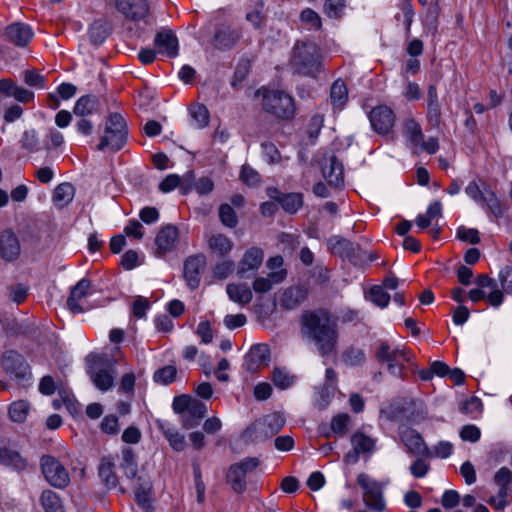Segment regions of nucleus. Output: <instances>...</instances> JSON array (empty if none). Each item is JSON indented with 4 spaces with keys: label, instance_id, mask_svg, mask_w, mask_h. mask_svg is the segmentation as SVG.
Returning <instances> with one entry per match:
<instances>
[{
    "label": "nucleus",
    "instance_id": "obj_1",
    "mask_svg": "<svg viewBox=\"0 0 512 512\" xmlns=\"http://www.w3.org/2000/svg\"><path fill=\"white\" fill-rule=\"evenodd\" d=\"M301 335L312 342L321 357L335 356L339 331L337 321L325 309L305 311L301 316Z\"/></svg>",
    "mask_w": 512,
    "mask_h": 512
},
{
    "label": "nucleus",
    "instance_id": "obj_2",
    "mask_svg": "<svg viewBox=\"0 0 512 512\" xmlns=\"http://www.w3.org/2000/svg\"><path fill=\"white\" fill-rule=\"evenodd\" d=\"M87 374L94 386L106 392L114 386L117 371L115 361L106 354H90L86 358Z\"/></svg>",
    "mask_w": 512,
    "mask_h": 512
},
{
    "label": "nucleus",
    "instance_id": "obj_3",
    "mask_svg": "<svg viewBox=\"0 0 512 512\" xmlns=\"http://www.w3.org/2000/svg\"><path fill=\"white\" fill-rule=\"evenodd\" d=\"M255 95L262 97V108L272 116L282 120L294 117V99L288 93L262 87L255 92Z\"/></svg>",
    "mask_w": 512,
    "mask_h": 512
},
{
    "label": "nucleus",
    "instance_id": "obj_4",
    "mask_svg": "<svg viewBox=\"0 0 512 512\" xmlns=\"http://www.w3.org/2000/svg\"><path fill=\"white\" fill-rule=\"evenodd\" d=\"M291 65L297 74L315 76L321 65L318 46L312 42L298 41L293 48Z\"/></svg>",
    "mask_w": 512,
    "mask_h": 512
},
{
    "label": "nucleus",
    "instance_id": "obj_5",
    "mask_svg": "<svg viewBox=\"0 0 512 512\" xmlns=\"http://www.w3.org/2000/svg\"><path fill=\"white\" fill-rule=\"evenodd\" d=\"M379 363H386L388 372L396 377L404 378V363H410L413 355L405 347L392 348L387 341H381L375 351Z\"/></svg>",
    "mask_w": 512,
    "mask_h": 512
},
{
    "label": "nucleus",
    "instance_id": "obj_6",
    "mask_svg": "<svg viewBox=\"0 0 512 512\" xmlns=\"http://www.w3.org/2000/svg\"><path fill=\"white\" fill-rule=\"evenodd\" d=\"M173 410L180 415L183 428L192 429L199 425L207 413V406L202 401L183 394L173 400Z\"/></svg>",
    "mask_w": 512,
    "mask_h": 512
},
{
    "label": "nucleus",
    "instance_id": "obj_7",
    "mask_svg": "<svg viewBox=\"0 0 512 512\" xmlns=\"http://www.w3.org/2000/svg\"><path fill=\"white\" fill-rule=\"evenodd\" d=\"M357 484L363 490L365 506L373 512H384L386 503L383 497L382 485L365 473H360L357 476Z\"/></svg>",
    "mask_w": 512,
    "mask_h": 512
},
{
    "label": "nucleus",
    "instance_id": "obj_8",
    "mask_svg": "<svg viewBox=\"0 0 512 512\" xmlns=\"http://www.w3.org/2000/svg\"><path fill=\"white\" fill-rule=\"evenodd\" d=\"M242 38V29L233 22H223L215 26L211 43L216 50H232Z\"/></svg>",
    "mask_w": 512,
    "mask_h": 512
},
{
    "label": "nucleus",
    "instance_id": "obj_9",
    "mask_svg": "<svg viewBox=\"0 0 512 512\" xmlns=\"http://www.w3.org/2000/svg\"><path fill=\"white\" fill-rule=\"evenodd\" d=\"M40 466L42 474L51 486L64 489L69 485V474L64 465L55 457L50 455L42 456Z\"/></svg>",
    "mask_w": 512,
    "mask_h": 512
},
{
    "label": "nucleus",
    "instance_id": "obj_10",
    "mask_svg": "<svg viewBox=\"0 0 512 512\" xmlns=\"http://www.w3.org/2000/svg\"><path fill=\"white\" fill-rule=\"evenodd\" d=\"M1 366L5 373L24 385L31 377L29 365L24 357L15 350H8L2 354Z\"/></svg>",
    "mask_w": 512,
    "mask_h": 512
},
{
    "label": "nucleus",
    "instance_id": "obj_11",
    "mask_svg": "<svg viewBox=\"0 0 512 512\" xmlns=\"http://www.w3.org/2000/svg\"><path fill=\"white\" fill-rule=\"evenodd\" d=\"M350 443L352 450L345 454L344 462L356 464L360 455L368 458L376 451L377 439L358 430L351 435Z\"/></svg>",
    "mask_w": 512,
    "mask_h": 512
},
{
    "label": "nucleus",
    "instance_id": "obj_12",
    "mask_svg": "<svg viewBox=\"0 0 512 512\" xmlns=\"http://www.w3.org/2000/svg\"><path fill=\"white\" fill-rule=\"evenodd\" d=\"M259 465L258 458L247 457L230 466L227 473V481L236 493H243L246 490L245 476L252 472Z\"/></svg>",
    "mask_w": 512,
    "mask_h": 512
},
{
    "label": "nucleus",
    "instance_id": "obj_13",
    "mask_svg": "<svg viewBox=\"0 0 512 512\" xmlns=\"http://www.w3.org/2000/svg\"><path fill=\"white\" fill-rule=\"evenodd\" d=\"M465 193L476 203L486 204L489 211L496 217L503 214L502 207L495 192L484 187V192L480 189L476 181H471L465 188Z\"/></svg>",
    "mask_w": 512,
    "mask_h": 512
},
{
    "label": "nucleus",
    "instance_id": "obj_14",
    "mask_svg": "<svg viewBox=\"0 0 512 512\" xmlns=\"http://www.w3.org/2000/svg\"><path fill=\"white\" fill-rule=\"evenodd\" d=\"M328 246L334 255L348 259L351 263L358 265L363 260V250L359 245L338 236L331 237L328 240Z\"/></svg>",
    "mask_w": 512,
    "mask_h": 512
},
{
    "label": "nucleus",
    "instance_id": "obj_15",
    "mask_svg": "<svg viewBox=\"0 0 512 512\" xmlns=\"http://www.w3.org/2000/svg\"><path fill=\"white\" fill-rule=\"evenodd\" d=\"M285 425V418L279 413H273L255 421L249 431L255 434V439H268L277 434Z\"/></svg>",
    "mask_w": 512,
    "mask_h": 512
},
{
    "label": "nucleus",
    "instance_id": "obj_16",
    "mask_svg": "<svg viewBox=\"0 0 512 512\" xmlns=\"http://www.w3.org/2000/svg\"><path fill=\"white\" fill-rule=\"evenodd\" d=\"M369 120L379 135H389L395 124V114L390 107L379 105L371 110Z\"/></svg>",
    "mask_w": 512,
    "mask_h": 512
},
{
    "label": "nucleus",
    "instance_id": "obj_17",
    "mask_svg": "<svg viewBox=\"0 0 512 512\" xmlns=\"http://www.w3.org/2000/svg\"><path fill=\"white\" fill-rule=\"evenodd\" d=\"M271 359L270 348L267 344L253 345L245 356V367L255 373L269 365Z\"/></svg>",
    "mask_w": 512,
    "mask_h": 512
},
{
    "label": "nucleus",
    "instance_id": "obj_18",
    "mask_svg": "<svg viewBox=\"0 0 512 512\" xmlns=\"http://www.w3.org/2000/svg\"><path fill=\"white\" fill-rule=\"evenodd\" d=\"M116 8L126 18L138 21L149 13L148 0H116Z\"/></svg>",
    "mask_w": 512,
    "mask_h": 512
},
{
    "label": "nucleus",
    "instance_id": "obj_19",
    "mask_svg": "<svg viewBox=\"0 0 512 512\" xmlns=\"http://www.w3.org/2000/svg\"><path fill=\"white\" fill-rule=\"evenodd\" d=\"M206 265V257L202 254L190 256L184 263V277L191 289H196L201 281V271Z\"/></svg>",
    "mask_w": 512,
    "mask_h": 512
},
{
    "label": "nucleus",
    "instance_id": "obj_20",
    "mask_svg": "<svg viewBox=\"0 0 512 512\" xmlns=\"http://www.w3.org/2000/svg\"><path fill=\"white\" fill-rule=\"evenodd\" d=\"M5 36L15 46L25 47L31 41L33 31L29 25L15 22L6 27Z\"/></svg>",
    "mask_w": 512,
    "mask_h": 512
},
{
    "label": "nucleus",
    "instance_id": "obj_21",
    "mask_svg": "<svg viewBox=\"0 0 512 512\" xmlns=\"http://www.w3.org/2000/svg\"><path fill=\"white\" fill-rule=\"evenodd\" d=\"M264 252L258 247L249 248L238 263L237 274L244 277L247 272H255L263 262Z\"/></svg>",
    "mask_w": 512,
    "mask_h": 512
},
{
    "label": "nucleus",
    "instance_id": "obj_22",
    "mask_svg": "<svg viewBox=\"0 0 512 512\" xmlns=\"http://www.w3.org/2000/svg\"><path fill=\"white\" fill-rule=\"evenodd\" d=\"M324 178L333 187H341L344 183V169L341 162L336 156L332 155L327 158L322 166Z\"/></svg>",
    "mask_w": 512,
    "mask_h": 512
},
{
    "label": "nucleus",
    "instance_id": "obj_23",
    "mask_svg": "<svg viewBox=\"0 0 512 512\" xmlns=\"http://www.w3.org/2000/svg\"><path fill=\"white\" fill-rule=\"evenodd\" d=\"M156 425L158 429L163 433L173 450L177 452L185 450L187 446L185 436L181 434L172 424L165 420L158 419L156 420Z\"/></svg>",
    "mask_w": 512,
    "mask_h": 512
},
{
    "label": "nucleus",
    "instance_id": "obj_24",
    "mask_svg": "<svg viewBox=\"0 0 512 512\" xmlns=\"http://www.w3.org/2000/svg\"><path fill=\"white\" fill-rule=\"evenodd\" d=\"M427 121L433 127H439L442 120L441 107L438 99L437 87L434 84L427 89Z\"/></svg>",
    "mask_w": 512,
    "mask_h": 512
},
{
    "label": "nucleus",
    "instance_id": "obj_25",
    "mask_svg": "<svg viewBox=\"0 0 512 512\" xmlns=\"http://www.w3.org/2000/svg\"><path fill=\"white\" fill-rule=\"evenodd\" d=\"M20 243L11 231H4L0 236V254L6 261H13L20 255Z\"/></svg>",
    "mask_w": 512,
    "mask_h": 512
},
{
    "label": "nucleus",
    "instance_id": "obj_26",
    "mask_svg": "<svg viewBox=\"0 0 512 512\" xmlns=\"http://www.w3.org/2000/svg\"><path fill=\"white\" fill-rule=\"evenodd\" d=\"M401 439L410 453L421 457L430 455V448L426 445L422 436L415 430L404 431Z\"/></svg>",
    "mask_w": 512,
    "mask_h": 512
},
{
    "label": "nucleus",
    "instance_id": "obj_27",
    "mask_svg": "<svg viewBox=\"0 0 512 512\" xmlns=\"http://www.w3.org/2000/svg\"><path fill=\"white\" fill-rule=\"evenodd\" d=\"M91 287L89 279H81L72 289L67 299V307L73 313H83L84 308L79 304L80 300L88 294Z\"/></svg>",
    "mask_w": 512,
    "mask_h": 512
},
{
    "label": "nucleus",
    "instance_id": "obj_28",
    "mask_svg": "<svg viewBox=\"0 0 512 512\" xmlns=\"http://www.w3.org/2000/svg\"><path fill=\"white\" fill-rule=\"evenodd\" d=\"M178 239V229L173 225H167L163 227L155 238V244L157 246V253L162 255L175 246Z\"/></svg>",
    "mask_w": 512,
    "mask_h": 512
},
{
    "label": "nucleus",
    "instance_id": "obj_29",
    "mask_svg": "<svg viewBox=\"0 0 512 512\" xmlns=\"http://www.w3.org/2000/svg\"><path fill=\"white\" fill-rule=\"evenodd\" d=\"M307 298V290L302 286L287 288L281 295L280 305L286 310L296 309Z\"/></svg>",
    "mask_w": 512,
    "mask_h": 512
},
{
    "label": "nucleus",
    "instance_id": "obj_30",
    "mask_svg": "<svg viewBox=\"0 0 512 512\" xmlns=\"http://www.w3.org/2000/svg\"><path fill=\"white\" fill-rule=\"evenodd\" d=\"M154 43L160 53H165L169 57H175L178 53V40L169 30L159 32Z\"/></svg>",
    "mask_w": 512,
    "mask_h": 512
},
{
    "label": "nucleus",
    "instance_id": "obj_31",
    "mask_svg": "<svg viewBox=\"0 0 512 512\" xmlns=\"http://www.w3.org/2000/svg\"><path fill=\"white\" fill-rule=\"evenodd\" d=\"M99 107V99L95 95H84L80 97L74 106L73 113L77 117H87L97 112Z\"/></svg>",
    "mask_w": 512,
    "mask_h": 512
},
{
    "label": "nucleus",
    "instance_id": "obj_32",
    "mask_svg": "<svg viewBox=\"0 0 512 512\" xmlns=\"http://www.w3.org/2000/svg\"><path fill=\"white\" fill-rule=\"evenodd\" d=\"M115 463L110 456H105L101 458L98 474L103 483L108 488H115L118 483L117 476L114 472Z\"/></svg>",
    "mask_w": 512,
    "mask_h": 512
},
{
    "label": "nucleus",
    "instance_id": "obj_33",
    "mask_svg": "<svg viewBox=\"0 0 512 512\" xmlns=\"http://www.w3.org/2000/svg\"><path fill=\"white\" fill-rule=\"evenodd\" d=\"M226 292L231 301L242 306L250 303L253 298L252 291L246 284L230 283L226 287Z\"/></svg>",
    "mask_w": 512,
    "mask_h": 512
},
{
    "label": "nucleus",
    "instance_id": "obj_34",
    "mask_svg": "<svg viewBox=\"0 0 512 512\" xmlns=\"http://www.w3.org/2000/svg\"><path fill=\"white\" fill-rule=\"evenodd\" d=\"M127 140V134L116 133L113 130L105 128V134L101 137L97 149L102 151L109 147L113 151L121 149Z\"/></svg>",
    "mask_w": 512,
    "mask_h": 512
},
{
    "label": "nucleus",
    "instance_id": "obj_35",
    "mask_svg": "<svg viewBox=\"0 0 512 512\" xmlns=\"http://www.w3.org/2000/svg\"><path fill=\"white\" fill-rule=\"evenodd\" d=\"M75 189L72 184L64 182L59 184L53 193V202L55 206L63 208L68 205L74 197Z\"/></svg>",
    "mask_w": 512,
    "mask_h": 512
},
{
    "label": "nucleus",
    "instance_id": "obj_36",
    "mask_svg": "<svg viewBox=\"0 0 512 512\" xmlns=\"http://www.w3.org/2000/svg\"><path fill=\"white\" fill-rule=\"evenodd\" d=\"M338 375L336 371L333 368H327L325 371V384L324 387L320 393L321 400L317 401V407L319 409H325L328 405V398L330 396L329 389L336 390V383H337Z\"/></svg>",
    "mask_w": 512,
    "mask_h": 512
},
{
    "label": "nucleus",
    "instance_id": "obj_37",
    "mask_svg": "<svg viewBox=\"0 0 512 512\" xmlns=\"http://www.w3.org/2000/svg\"><path fill=\"white\" fill-rule=\"evenodd\" d=\"M348 99L346 84L341 79L333 82L330 90V100L335 109L342 108Z\"/></svg>",
    "mask_w": 512,
    "mask_h": 512
},
{
    "label": "nucleus",
    "instance_id": "obj_38",
    "mask_svg": "<svg viewBox=\"0 0 512 512\" xmlns=\"http://www.w3.org/2000/svg\"><path fill=\"white\" fill-rule=\"evenodd\" d=\"M208 246L212 251L224 257L231 252L233 243L227 236L223 234H216L209 238Z\"/></svg>",
    "mask_w": 512,
    "mask_h": 512
},
{
    "label": "nucleus",
    "instance_id": "obj_39",
    "mask_svg": "<svg viewBox=\"0 0 512 512\" xmlns=\"http://www.w3.org/2000/svg\"><path fill=\"white\" fill-rule=\"evenodd\" d=\"M404 136L413 144L419 145L424 138L420 124L413 118L406 119L403 123Z\"/></svg>",
    "mask_w": 512,
    "mask_h": 512
},
{
    "label": "nucleus",
    "instance_id": "obj_40",
    "mask_svg": "<svg viewBox=\"0 0 512 512\" xmlns=\"http://www.w3.org/2000/svg\"><path fill=\"white\" fill-rule=\"evenodd\" d=\"M30 408V403L26 400L14 401L8 409L9 417L13 422L22 423L26 420Z\"/></svg>",
    "mask_w": 512,
    "mask_h": 512
},
{
    "label": "nucleus",
    "instance_id": "obj_41",
    "mask_svg": "<svg viewBox=\"0 0 512 512\" xmlns=\"http://www.w3.org/2000/svg\"><path fill=\"white\" fill-rule=\"evenodd\" d=\"M121 469L128 479L135 480L137 477V463L134 452L131 448L122 451Z\"/></svg>",
    "mask_w": 512,
    "mask_h": 512
},
{
    "label": "nucleus",
    "instance_id": "obj_42",
    "mask_svg": "<svg viewBox=\"0 0 512 512\" xmlns=\"http://www.w3.org/2000/svg\"><path fill=\"white\" fill-rule=\"evenodd\" d=\"M295 380L296 376L291 374L285 368L276 367L272 372V381L274 385L281 390L291 387Z\"/></svg>",
    "mask_w": 512,
    "mask_h": 512
},
{
    "label": "nucleus",
    "instance_id": "obj_43",
    "mask_svg": "<svg viewBox=\"0 0 512 512\" xmlns=\"http://www.w3.org/2000/svg\"><path fill=\"white\" fill-rule=\"evenodd\" d=\"M109 35V28L102 20L95 21L89 29V37L94 45L102 44Z\"/></svg>",
    "mask_w": 512,
    "mask_h": 512
},
{
    "label": "nucleus",
    "instance_id": "obj_44",
    "mask_svg": "<svg viewBox=\"0 0 512 512\" xmlns=\"http://www.w3.org/2000/svg\"><path fill=\"white\" fill-rule=\"evenodd\" d=\"M41 503L45 512H64L59 496L52 490L42 492Z\"/></svg>",
    "mask_w": 512,
    "mask_h": 512
},
{
    "label": "nucleus",
    "instance_id": "obj_45",
    "mask_svg": "<svg viewBox=\"0 0 512 512\" xmlns=\"http://www.w3.org/2000/svg\"><path fill=\"white\" fill-rule=\"evenodd\" d=\"M190 115L198 129L206 127L209 123V111L203 104H196L190 108Z\"/></svg>",
    "mask_w": 512,
    "mask_h": 512
},
{
    "label": "nucleus",
    "instance_id": "obj_46",
    "mask_svg": "<svg viewBox=\"0 0 512 512\" xmlns=\"http://www.w3.org/2000/svg\"><path fill=\"white\" fill-rule=\"evenodd\" d=\"M0 463L17 469L25 467V462L18 452L2 447H0Z\"/></svg>",
    "mask_w": 512,
    "mask_h": 512
},
{
    "label": "nucleus",
    "instance_id": "obj_47",
    "mask_svg": "<svg viewBox=\"0 0 512 512\" xmlns=\"http://www.w3.org/2000/svg\"><path fill=\"white\" fill-rule=\"evenodd\" d=\"M279 203L286 212L293 214L302 206V195L299 193L283 195L279 198Z\"/></svg>",
    "mask_w": 512,
    "mask_h": 512
},
{
    "label": "nucleus",
    "instance_id": "obj_48",
    "mask_svg": "<svg viewBox=\"0 0 512 512\" xmlns=\"http://www.w3.org/2000/svg\"><path fill=\"white\" fill-rule=\"evenodd\" d=\"M342 360L348 366H358L364 363L366 355L362 349L350 347L343 352Z\"/></svg>",
    "mask_w": 512,
    "mask_h": 512
},
{
    "label": "nucleus",
    "instance_id": "obj_49",
    "mask_svg": "<svg viewBox=\"0 0 512 512\" xmlns=\"http://www.w3.org/2000/svg\"><path fill=\"white\" fill-rule=\"evenodd\" d=\"M177 369L175 366L167 365L161 369H158L154 373V380L157 383L164 385L170 384L175 380Z\"/></svg>",
    "mask_w": 512,
    "mask_h": 512
},
{
    "label": "nucleus",
    "instance_id": "obj_50",
    "mask_svg": "<svg viewBox=\"0 0 512 512\" xmlns=\"http://www.w3.org/2000/svg\"><path fill=\"white\" fill-rule=\"evenodd\" d=\"M219 218L223 225L233 228L237 225V216L234 209L228 204H222L219 208Z\"/></svg>",
    "mask_w": 512,
    "mask_h": 512
},
{
    "label": "nucleus",
    "instance_id": "obj_51",
    "mask_svg": "<svg viewBox=\"0 0 512 512\" xmlns=\"http://www.w3.org/2000/svg\"><path fill=\"white\" fill-rule=\"evenodd\" d=\"M369 296L371 301L381 308L386 307L390 301V295L384 291L382 286L378 285L370 289Z\"/></svg>",
    "mask_w": 512,
    "mask_h": 512
},
{
    "label": "nucleus",
    "instance_id": "obj_52",
    "mask_svg": "<svg viewBox=\"0 0 512 512\" xmlns=\"http://www.w3.org/2000/svg\"><path fill=\"white\" fill-rule=\"evenodd\" d=\"M105 128L113 130L116 133H128L126 122L123 116L119 113H112L109 115Z\"/></svg>",
    "mask_w": 512,
    "mask_h": 512
},
{
    "label": "nucleus",
    "instance_id": "obj_53",
    "mask_svg": "<svg viewBox=\"0 0 512 512\" xmlns=\"http://www.w3.org/2000/svg\"><path fill=\"white\" fill-rule=\"evenodd\" d=\"M345 7V0H326L324 13L330 18H339Z\"/></svg>",
    "mask_w": 512,
    "mask_h": 512
},
{
    "label": "nucleus",
    "instance_id": "obj_54",
    "mask_svg": "<svg viewBox=\"0 0 512 512\" xmlns=\"http://www.w3.org/2000/svg\"><path fill=\"white\" fill-rule=\"evenodd\" d=\"M301 21L308 25L311 29L318 30L322 26L321 18L314 10L310 8L304 9L300 14Z\"/></svg>",
    "mask_w": 512,
    "mask_h": 512
},
{
    "label": "nucleus",
    "instance_id": "obj_55",
    "mask_svg": "<svg viewBox=\"0 0 512 512\" xmlns=\"http://www.w3.org/2000/svg\"><path fill=\"white\" fill-rule=\"evenodd\" d=\"M350 416L346 413L338 414L331 420V429L334 433L344 435L348 431Z\"/></svg>",
    "mask_w": 512,
    "mask_h": 512
},
{
    "label": "nucleus",
    "instance_id": "obj_56",
    "mask_svg": "<svg viewBox=\"0 0 512 512\" xmlns=\"http://www.w3.org/2000/svg\"><path fill=\"white\" fill-rule=\"evenodd\" d=\"M22 147L30 152H37L39 150V138L35 130L25 131L22 140Z\"/></svg>",
    "mask_w": 512,
    "mask_h": 512
},
{
    "label": "nucleus",
    "instance_id": "obj_57",
    "mask_svg": "<svg viewBox=\"0 0 512 512\" xmlns=\"http://www.w3.org/2000/svg\"><path fill=\"white\" fill-rule=\"evenodd\" d=\"M240 179L249 186H256L261 180L259 173L249 165L242 166Z\"/></svg>",
    "mask_w": 512,
    "mask_h": 512
},
{
    "label": "nucleus",
    "instance_id": "obj_58",
    "mask_svg": "<svg viewBox=\"0 0 512 512\" xmlns=\"http://www.w3.org/2000/svg\"><path fill=\"white\" fill-rule=\"evenodd\" d=\"M453 450V445L448 441H441L437 445H435L432 449H430V455H426V458H447L451 455Z\"/></svg>",
    "mask_w": 512,
    "mask_h": 512
},
{
    "label": "nucleus",
    "instance_id": "obj_59",
    "mask_svg": "<svg viewBox=\"0 0 512 512\" xmlns=\"http://www.w3.org/2000/svg\"><path fill=\"white\" fill-rule=\"evenodd\" d=\"M235 264L230 259H225L216 264L214 269V275L218 279L227 278L234 270Z\"/></svg>",
    "mask_w": 512,
    "mask_h": 512
},
{
    "label": "nucleus",
    "instance_id": "obj_60",
    "mask_svg": "<svg viewBox=\"0 0 512 512\" xmlns=\"http://www.w3.org/2000/svg\"><path fill=\"white\" fill-rule=\"evenodd\" d=\"M24 81L27 85L34 88H44L45 78L40 75L36 70H26L24 72Z\"/></svg>",
    "mask_w": 512,
    "mask_h": 512
},
{
    "label": "nucleus",
    "instance_id": "obj_61",
    "mask_svg": "<svg viewBox=\"0 0 512 512\" xmlns=\"http://www.w3.org/2000/svg\"><path fill=\"white\" fill-rule=\"evenodd\" d=\"M499 281L503 291L512 294V267L505 266L499 272Z\"/></svg>",
    "mask_w": 512,
    "mask_h": 512
},
{
    "label": "nucleus",
    "instance_id": "obj_62",
    "mask_svg": "<svg viewBox=\"0 0 512 512\" xmlns=\"http://www.w3.org/2000/svg\"><path fill=\"white\" fill-rule=\"evenodd\" d=\"M149 307L150 302L147 298L137 296L132 305V314L136 318H143Z\"/></svg>",
    "mask_w": 512,
    "mask_h": 512
},
{
    "label": "nucleus",
    "instance_id": "obj_63",
    "mask_svg": "<svg viewBox=\"0 0 512 512\" xmlns=\"http://www.w3.org/2000/svg\"><path fill=\"white\" fill-rule=\"evenodd\" d=\"M458 238L471 244H478L480 237L478 231L473 228L460 227L457 231Z\"/></svg>",
    "mask_w": 512,
    "mask_h": 512
},
{
    "label": "nucleus",
    "instance_id": "obj_64",
    "mask_svg": "<svg viewBox=\"0 0 512 512\" xmlns=\"http://www.w3.org/2000/svg\"><path fill=\"white\" fill-rule=\"evenodd\" d=\"M460 502V495L455 490H446L442 495L441 504L445 509H453Z\"/></svg>",
    "mask_w": 512,
    "mask_h": 512
}]
</instances>
